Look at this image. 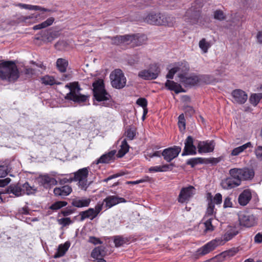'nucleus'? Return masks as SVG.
<instances>
[{"instance_id":"nucleus-1","label":"nucleus","mask_w":262,"mask_h":262,"mask_svg":"<svg viewBox=\"0 0 262 262\" xmlns=\"http://www.w3.org/2000/svg\"><path fill=\"white\" fill-rule=\"evenodd\" d=\"M93 95L95 100L100 102L101 106L110 107L113 105L111 95L104 88L103 80L99 79L93 83Z\"/></svg>"},{"instance_id":"nucleus-2","label":"nucleus","mask_w":262,"mask_h":262,"mask_svg":"<svg viewBox=\"0 0 262 262\" xmlns=\"http://www.w3.org/2000/svg\"><path fill=\"white\" fill-rule=\"evenodd\" d=\"M19 77V72L14 61H3L0 63V78L14 82Z\"/></svg>"},{"instance_id":"nucleus-3","label":"nucleus","mask_w":262,"mask_h":262,"mask_svg":"<svg viewBox=\"0 0 262 262\" xmlns=\"http://www.w3.org/2000/svg\"><path fill=\"white\" fill-rule=\"evenodd\" d=\"M174 17L161 13L151 12L149 13L145 18L144 21L151 25H163L171 27L175 22Z\"/></svg>"},{"instance_id":"nucleus-4","label":"nucleus","mask_w":262,"mask_h":262,"mask_svg":"<svg viewBox=\"0 0 262 262\" xmlns=\"http://www.w3.org/2000/svg\"><path fill=\"white\" fill-rule=\"evenodd\" d=\"M66 88H69L70 90V92L65 96L66 99L72 100L79 104L85 102L88 99V95L80 93L81 88L77 82L67 84Z\"/></svg>"},{"instance_id":"nucleus-5","label":"nucleus","mask_w":262,"mask_h":262,"mask_svg":"<svg viewBox=\"0 0 262 262\" xmlns=\"http://www.w3.org/2000/svg\"><path fill=\"white\" fill-rule=\"evenodd\" d=\"M36 191V188L34 186H30L28 182H26L22 185L19 184H11L7 189L8 193H13L17 196L22 195L24 194L28 195L34 194Z\"/></svg>"},{"instance_id":"nucleus-6","label":"nucleus","mask_w":262,"mask_h":262,"mask_svg":"<svg viewBox=\"0 0 262 262\" xmlns=\"http://www.w3.org/2000/svg\"><path fill=\"white\" fill-rule=\"evenodd\" d=\"M229 174L234 178L239 179V184L243 180H249L252 179L254 176L253 169L249 168H232L229 170Z\"/></svg>"},{"instance_id":"nucleus-7","label":"nucleus","mask_w":262,"mask_h":262,"mask_svg":"<svg viewBox=\"0 0 262 262\" xmlns=\"http://www.w3.org/2000/svg\"><path fill=\"white\" fill-rule=\"evenodd\" d=\"M110 78L113 87L116 89H122L126 84V78L120 69H116L112 72L110 75Z\"/></svg>"},{"instance_id":"nucleus-8","label":"nucleus","mask_w":262,"mask_h":262,"mask_svg":"<svg viewBox=\"0 0 262 262\" xmlns=\"http://www.w3.org/2000/svg\"><path fill=\"white\" fill-rule=\"evenodd\" d=\"M103 206V203L99 202L95 207V208H90L88 210L81 211L79 213L80 216V221H83L86 219H89L91 220H94L102 210Z\"/></svg>"},{"instance_id":"nucleus-9","label":"nucleus","mask_w":262,"mask_h":262,"mask_svg":"<svg viewBox=\"0 0 262 262\" xmlns=\"http://www.w3.org/2000/svg\"><path fill=\"white\" fill-rule=\"evenodd\" d=\"M240 225L246 227H250L256 224V217L248 211H241L238 214Z\"/></svg>"},{"instance_id":"nucleus-10","label":"nucleus","mask_w":262,"mask_h":262,"mask_svg":"<svg viewBox=\"0 0 262 262\" xmlns=\"http://www.w3.org/2000/svg\"><path fill=\"white\" fill-rule=\"evenodd\" d=\"M160 72L159 67L156 64H154L150 66L149 69L140 71L138 76L145 80L155 79L158 76Z\"/></svg>"},{"instance_id":"nucleus-11","label":"nucleus","mask_w":262,"mask_h":262,"mask_svg":"<svg viewBox=\"0 0 262 262\" xmlns=\"http://www.w3.org/2000/svg\"><path fill=\"white\" fill-rule=\"evenodd\" d=\"M89 174V169L87 167L81 168L74 173V178L76 181H78L79 186L82 189L85 190L89 184L87 178Z\"/></svg>"},{"instance_id":"nucleus-12","label":"nucleus","mask_w":262,"mask_h":262,"mask_svg":"<svg viewBox=\"0 0 262 262\" xmlns=\"http://www.w3.org/2000/svg\"><path fill=\"white\" fill-rule=\"evenodd\" d=\"M181 151V148L180 146H174L164 149L162 155L165 160L170 162L178 156Z\"/></svg>"},{"instance_id":"nucleus-13","label":"nucleus","mask_w":262,"mask_h":262,"mask_svg":"<svg viewBox=\"0 0 262 262\" xmlns=\"http://www.w3.org/2000/svg\"><path fill=\"white\" fill-rule=\"evenodd\" d=\"M180 78V81L185 86H192L199 84L201 80V77L199 75H191L189 77L185 76L183 74L179 75Z\"/></svg>"},{"instance_id":"nucleus-14","label":"nucleus","mask_w":262,"mask_h":262,"mask_svg":"<svg viewBox=\"0 0 262 262\" xmlns=\"http://www.w3.org/2000/svg\"><path fill=\"white\" fill-rule=\"evenodd\" d=\"M185 146L182 154V156L186 155H194L196 154V148L193 144V138L189 136L184 142Z\"/></svg>"},{"instance_id":"nucleus-15","label":"nucleus","mask_w":262,"mask_h":262,"mask_svg":"<svg viewBox=\"0 0 262 262\" xmlns=\"http://www.w3.org/2000/svg\"><path fill=\"white\" fill-rule=\"evenodd\" d=\"M200 16V12L199 10L191 7L188 9L184 16L185 20L191 25L196 24Z\"/></svg>"},{"instance_id":"nucleus-16","label":"nucleus","mask_w":262,"mask_h":262,"mask_svg":"<svg viewBox=\"0 0 262 262\" xmlns=\"http://www.w3.org/2000/svg\"><path fill=\"white\" fill-rule=\"evenodd\" d=\"M195 193V188L192 186L183 188L179 195L178 201L184 203L191 198Z\"/></svg>"},{"instance_id":"nucleus-17","label":"nucleus","mask_w":262,"mask_h":262,"mask_svg":"<svg viewBox=\"0 0 262 262\" xmlns=\"http://www.w3.org/2000/svg\"><path fill=\"white\" fill-rule=\"evenodd\" d=\"M215 143L213 141H199L197 147L200 154L212 152L214 149Z\"/></svg>"},{"instance_id":"nucleus-18","label":"nucleus","mask_w":262,"mask_h":262,"mask_svg":"<svg viewBox=\"0 0 262 262\" xmlns=\"http://www.w3.org/2000/svg\"><path fill=\"white\" fill-rule=\"evenodd\" d=\"M222 245V240L220 239H215L208 243L202 248H201L199 252L202 255H205L208 253L210 251L214 250L217 246Z\"/></svg>"},{"instance_id":"nucleus-19","label":"nucleus","mask_w":262,"mask_h":262,"mask_svg":"<svg viewBox=\"0 0 262 262\" xmlns=\"http://www.w3.org/2000/svg\"><path fill=\"white\" fill-rule=\"evenodd\" d=\"M240 185L239 179L234 178L230 175L228 177L222 181L221 185L225 189H231Z\"/></svg>"},{"instance_id":"nucleus-20","label":"nucleus","mask_w":262,"mask_h":262,"mask_svg":"<svg viewBox=\"0 0 262 262\" xmlns=\"http://www.w3.org/2000/svg\"><path fill=\"white\" fill-rule=\"evenodd\" d=\"M232 95L234 101L239 104L245 103L248 99V95L246 92L239 89L234 90Z\"/></svg>"},{"instance_id":"nucleus-21","label":"nucleus","mask_w":262,"mask_h":262,"mask_svg":"<svg viewBox=\"0 0 262 262\" xmlns=\"http://www.w3.org/2000/svg\"><path fill=\"white\" fill-rule=\"evenodd\" d=\"M120 202H126V200L123 198H120L115 195H110L104 199L102 203H105L106 207L110 208Z\"/></svg>"},{"instance_id":"nucleus-22","label":"nucleus","mask_w":262,"mask_h":262,"mask_svg":"<svg viewBox=\"0 0 262 262\" xmlns=\"http://www.w3.org/2000/svg\"><path fill=\"white\" fill-rule=\"evenodd\" d=\"M252 198V193L250 189H245L239 195L238 198V203L241 206L247 205Z\"/></svg>"},{"instance_id":"nucleus-23","label":"nucleus","mask_w":262,"mask_h":262,"mask_svg":"<svg viewBox=\"0 0 262 262\" xmlns=\"http://www.w3.org/2000/svg\"><path fill=\"white\" fill-rule=\"evenodd\" d=\"M72 191V189L69 185H64L60 187H56L54 189V193L57 196L64 198L69 195Z\"/></svg>"},{"instance_id":"nucleus-24","label":"nucleus","mask_w":262,"mask_h":262,"mask_svg":"<svg viewBox=\"0 0 262 262\" xmlns=\"http://www.w3.org/2000/svg\"><path fill=\"white\" fill-rule=\"evenodd\" d=\"M116 150H112L102 155L99 159L96 161V164L108 163L113 161L115 159Z\"/></svg>"},{"instance_id":"nucleus-25","label":"nucleus","mask_w":262,"mask_h":262,"mask_svg":"<svg viewBox=\"0 0 262 262\" xmlns=\"http://www.w3.org/2000/svg\"><path fill=\"white\" fill-rule=\"evenodd\" d=\"M39 183L45 188H48L51 186L55 185L57 183V181L53 177H51L48 175H44L39 177Z\"/></svg>"},{"instance_id":"nucleus-26","label":"nucleus","mask_w":262,"mask_h":262,"mask_svg":"<svg viewBox=\"0 0 262 262\" xmlns=\"http://www.w3.org/2000/svg\"><path fill=\"white\" fill-rule=\"evenodd\" d=\"M237 233L238 231L236 230V228L231 226L228 227L221 239L222 240V245L225 242L231 239L234 236L237 235Z\"/></svg>"},{"instance_id":"nucleus-27","label":"nucleus","mask_w":262,"mask_h":262,"mask_svg":"<svg viewBox=\"0 0 262 262\" xmlns=\"http://www.w3.org/2000/svg\"><path fill=\"white\" fill-rule=\"evenodd\" d=\"M91 203V199L89 198H84L77 197L73 199L72 201V205L77 208H82L88 207Z\"/></svg>"},{"instance_id":"nucleus-28","label":"nucleus","mask_w":262,"mask_h":262,"mask_svg":"<svg viewBox=\"0 0 262 262\" xmlns=\"http://www.w3.org/2000/svg\"><path fill=\"white\" fill-rule=\"evenodd\" d=\"M165 85L168 90L174 91L176 94L185 92L180 84L173 81L167 80Z\"/></svg>"},{"instance_id":"nucleus-29","label":"nucleus","mask_w":262,"mask_h":262,"mask_svg":"<svg viewBox=\"0 0 262 262\" xmlns=\"http://www.w3.org/2000/svg\"><path fill=\"white\" fill-rule=\"evenodd\" d=\"M189 67L186 63H185L183 67H175L171 69L166 75V78L172 79L174 75L178 72H187L189 71Z\"/></svg>"},{"instance_id":"nucleus-30","label":"nucleus","mask_w":262,"mask_h":262,"mask_svg":"<svg viewBox=\"0 0 262 262\" xmlns=\"http://www.w3.org/2000/svg\"><path fill=\"white\" fill-rule=\"evenodd\" d=\"M204 220L205 221L204 223L205 226L204 232L207 233L213 231L214 230V226L213 224L214 222H216V220L213 217L207 218L206 216L204 217Z\"/></svg>"},{"instance_id":"nucleus-31","label":"nucleus","mask_w":262,"mask_h":262,"mask_svg":"<svg viewBox=\"0 0 262 262\" xmlns=\"http://www.w3.org/2000/svg\"><path fill=\"white\" fill-rule=\"evenodd\" d=\"M70 246V243L68 242L63 244H60L58 246L57 251L54 254V258H59L63 256L69 249Z\"/></svg>"},{"instance_id":"nucleus-32","label":"nucleus","mask_w":262,"mask_h":262,"mask_svg":"<svg viewBox=\"0 0 262 262\" xmlns=\"http://www.w3.org/2000/svg\"><path fill=\"white\" fill-rule=\"evenodd\" d=\"M252 145L250 142H247L242 146L234 148L231 153V156H236L239 155L248 147H252Z\"/></svg>"},{"instance_id":"nucleus-33","label":"nucleus","mask_w":262,"mask_h":262,"mask_svg":"<svg viewBox=\"0 0 262 262\" xmlns=\"http://www.w3.org/2000/svg\"><path fill=\"white\" fill-rule=\"evenodd\" d=\"M11 169L9 160L5 162L4 164L0 165V178L5 177L10 172Z\"/></svg>"},{"instance_id":"nucleus-34","label":"nucleus","mask_w":262,"mask_h":262,"mask_svg":"<svg viewBox=\"0 0 262 262\" xmlns=\"http://www.w3.org/2000/svg\"><path fill=\"white\" fill-rule=\"evenodd\" d=\"M129 148V146L127 144L126 139H124L121 142L120 149L118 150L117 156L118 158L123 157L128 151Z\"/></svg>"},{"instance_id":"nucleus-35","label":"nucleus","mask_w":262,"mask_h":262,"mask_svg":"<svg viewBox=\"0 0 262 262\" xmlns=\"http://www.w3.org/2000/svg\"><path fill=\"white\" fill-rule=\"evenodd\" d=\"M134 39L132 41V47L139 46L144 43L146 40V37L144 35H134Z\"/></svg>"},{"instance_id":"nucleus-36","label":"nucleus","mask_w":262,"mask_h":262,"mask_svg":"<svg viewBox=\"0 0 262 262\" xmlns=\"http://www.w3.org/2000/svg\"><path fill=\"white\" fill-rule=\"evenodd\" d=\"M68 66V62L67 60L63 58H58L56 61V67L58 70L61 73L66 72L67 68Z\"/></svg>"},{"instance_id":"nucleus-37","label":"nucleus","mask_w":262,"mask_h":262,"mask_svg":"<svg viewBox=\"0 0 262 262\" xmlns=\"http://www.w3.org/2000/svg\"><path fill=\"white\" fill-rule=\"evenodd\" d=\"M41 82L45 85H52L54 84L59 85L60 82H57L53 76L46 75L41 78Z\"/></svg>"},{"instance_id":"nucleus-38","label":"nucleus","mask_w":262,"mask_h":262,"mask_svg":"<svg viewBox=\"0 0 262 262\" xmlns=\"http://www.w3.org/2000/svg\"><path fill=\"white\" fill-rule=\"evenodd\" d=\"M104 254V248L102 246H98L93 250L91 253V256L97 259L99 258V256L102 257Z\"/></svg>"},{"instance_id":"nucleus-39","label":"nucleus","mask_w":262,"mask_h":262,"mask_svg":"<svg viewBox=\"0 0 262 262\" xmlns=\"http://www.w3.org/2000/svg\"><path fill=\"white\" fill-rule=\"evenodd\" d=\"M173 164H170V165H164L163 166H152L150 167L148 170L149 172H163V171H166L168 169H169Z\"/></svg>"},{"instance_id":"nucleus-40","label":"nucleus","mask_w":262,"mask_h":262,"mask_svg":"<svg viewBox=\"0 0 262 262\" xmlns=\"http://www.w3.org/2000/svg\"><path fill=\"white\" fill-rule=\"evenodd\" d=\"M54 21V18L53 17H50L42 23L34 26L33 27V29L36 30L45 28L49 26H51L53 23Z\"/></svg>"},{"instance_id":"nucleus-41","label":"nucleus","mask_w":262,"mask_h":262,"mask_svg":"<svg viewBox=\"0 0 262 262\" xmlns=\"http://www.w3.org/2000/svg\"><path fill=\"white\" fill-rule=\"evenodd\" d=\"M261 98L262 94H253L250 97L249 101L253 106H256L258 103Z\"/></svg>"},{"instance_id":"nucleus-42","label":"nucleus","mask_w":262,"mask_h":262,"mask_svg":"<svg viewBox=\"0 0 262 262\" xmlns=\"http://www.w3.org/2000/svg\"><path fill=\"white\" fill-rule=\"evenodd\" d=\"M187 164L190 165L191 167H194L199 164L204 163V159L202 158H194L189 159L187 161Z\"/></svg>"},{"instance_id":"nucleus-43","label":"nucleus","mask_w":262,"mask_h":262,"mask_svg":"<svg viewBox=\"0 0 262 262\" xmlns=\"http://www.w3.org/2000/svg\"><path fill=\"white\" fill-rule=\"evenodd\" d=\"M214 205L213 203L212 200H210L208 204V207L206 210V215L207 218L209 217H212V215L214 213Z\"/></svg>"},{"instance_id":"nucleus-44","label":"nucleus","mask_w":262,"mask_h":262,"mask_svg":"<svg viewBox=\"0 0 262 262\" xmlns=\"http://www.w3.org/2000/svg\"><path fill=\"white\" fill-rule=\"evenodd\" d=\"M67 204L66 201H57L53 204L49 208L53 210H57L62 207L66 206Z\"/></svg>"},{"instance_id":"nucleus-45","label":"nucleus","mask_w":262,"mask_h":262,"mask_svg":"<svg viewBox=\"0 0 262 262\" xmlns=\"http://www.w3.org/2000/svg\"><path fill=\"white\" fill-rule=\"evenodd\" d=\"M210 47V43L206 41L205 38L202 39L199 42V47L204 53H206L207 52L208 49Z\"/></svg>"},{"instance_id":"nucleus-46","label":"nucleus","mask_w":262,"mask_h":262,"mask_svg":"<svg viewBox=\"0 0 262 262\" xmlns=\"http://www.w3.org/2000/svg\"><path fill=\"white\" fill-rule=\"evenodd\" d=\"M122 43L123 45H132V41L134 40V35H125L121 36Z\"/></svg>"},{"instance_id":"nucleus-47","label":"nucleus","mask_w":262,"mask_h":262,"mask_svg":"<svg viewBox=\"0 0 262 262\" xmlns=\"http://www.w3.org/2000/svg\"><path fill=\"white\" fill-rule=\"evenodd\" d=\"M178 126L181 130L185 129L186 124L184 115L183 114H181L178 117Z\"/></svg>"},{"instance_id":"nucleus-48","label":"nucleus","mask_w":262,"mask_h":262,"mask_svg":"<svg viewBox=\"0 0 262 262\" xmlns=\"http://www.w3.org/2000/svg\"><path fill=\"white\" fill-rule=\"evenodd\" d=\"M214 18L215 19L222 21L226 19V15L223 11L221 10H217L214 12Z\"/></svg>"},{"instance_id":"nucleus-49","label":"nucleus","mask_w":262,"mask_h":262,"mask_svg":"<svg viewBox=\"0 0 262 262\" xmlns=\"http://www.w3.org/2000/svg\"><path fill=\"white\" fill-rule=\"evenodd\" d=\"M125 134L129 140H133L136 136V130L135 128L132 127L128 128Z\"/></svg>"},{"instance_id":"nucleus-50","label":"nucleus","mask_w":262,"mask_h":262,"mask_svg":"<svg viewBox=\"0 0 262 262\" xmlns=\"http://www.w3.org/2000/svg\"><path fill=\"white\" fill-rule=\"evenodd\" d=\"M114 242L116 247H120L125 243V240L124 238L120 236L114 237Z\"/></svg>"},{"instance_id":"nucleus-51","label":"nucleus","mask_w":262,"mask_h":262,"mask_svg":"<svg viewBox=\"0 0 262 262\" xmlns=\"http://www.w3.org/2000/svg\"><path fill=\"white\" fill-rule=\"evenodd\" d=\"M21 73L25 75L27 77L30 78L35 74V71L32 68L25 67Z\"/></svg>"},{"instance_id":"nucleus-52","label":"nucleus","mask_w":262,"mask_h":262,"mask_svg":"<svg viewBox=\"0 0 262 262\" xmlns=\"http://www.w3.org/2000/svg\"><path fill=\"white\" fill-rule=\"evenodd\" d=\"M112 40V44L115 45H120L122 44V37L121 35H117L115 37H107Z\"/></svg>"},{"instance_id":"nucleus-53","label":"nucleus","mask_w":262,"mask_h":262,"mask_svg":"<svg viewBox=\"0 0 262 262\" xmlns=\"http://www.w3.org/2000/svg\"><path fill=\"white\" fill-rule=\"evenodd\" d=\"M222 158L221 157L204 159V163L215 164L220 162Z\"/></svg>"},{"instance_id":"nucleus-54","label":"nucleus","mask_w":262,"mask_h":262,"mask_svg":"<svg viewBox=\"0 0 262 262\" xmlns=\"http://www.w3.org/2000/svg\"><path fill=\"white\" fill-rule=\"evenodd\" d=\"M255 154L256 158L262 161V146H258L255 148Z\"/></svg>"},{"instance_id":"nucleus-55","label":"nucleus","mask_w":262,"mask_h":262,"mask_svg":"<svg viewBox=\"0 0 262 262\" xmlns=\"http://www.w3.org/2000/svg\"><path fill=\"white\" fill-rule=\"evenodd\" d=\"M136 103L138 105L142 106L143 108L147 107V101L145 98H140L137 99Z\"/></svg>"},{"instance_id":"nucleus-56","label":"nucleus","mask_w":262,"mask_h":262,"mask_svg":"<svg viewBox=\"0 0 262 262\" xmlns=\"http://www.w3.org/2000/svg\"><path fill=\"white\" fill-rule=\"evenodd\" d=\"M213 204L215 203L216 204H220L222 202V195L218 193H216L214 198L213 200H212Z\"/></svg>"},{"instance_id":"nucleus-57","label":"nucleus","mask_w":262,"mask_h":262,"mask_svg":"<svg viewBox=\"0 0 262 262\" xmlns=\"http://www.w3.org/2000/svg\"><path fill=\"white\" fill-rule=\"evenodd\" d=\"M60 224L63 226H68L71 224L72 222L69 217L62 218L60 220Z\"/></svg>"},{"instance_id":"nucleus-58","label":"nucleus","mask_w":262,"mask_h":262,"mask_svg":"<svg viewBox=\"0 0 262 262\" xmlns=\"http://www.w3.org/2000/svg\"><path fill=\"white\" fill-rule=\"evenodd\" d=\"M232 206V203L231 202V199L228 196L225 198L224 202V208H227V207H231Z\"/></svg>"},{"instance_id":"nucleus-59","label":"nucleus","mask_w":262,"mask_h":262,"mask_svg":"<svg viewBox=\"0 0 262 262\" xmlns=\"http://www.w3.org/2000/svg\"><path fill=\"white\" fill-rule=\"evenodd\" d=\"M89 242L94 245L101 244L102 243V242L99 238L94 236H90Z\"/></svg>"},{"instance_id":"nucleus-60","label":"nucleus","mask_w":262,"mask_h":262,"mask_svg":"<svg viewBox=\"0 0 262 262\" xmlns=\"http://www.w3.org/2000/svg\"><path fill=\"white\" fill-rule=\"evenodd\" d=\"M30 10H35V11L39 10V11H45V12L50 11L46 8H42L39 6H34V5H31Z\"/></svg>"},{"instance_id":"nucleus-61","label":"nucleus","mask_w":262,"mask_h":262,"mask_svg":"<svg viewBox=\"0 0 262 262\" xmlns=\"http://www.w3.org/2000/svg\"><path fill=\"white\" fill-rule=\"evenodd\" d=\"M11 179L10 178H6L4 179H0V187H5L10 182Z\"/></svg>"},{"instance_id":"nucleus-62","label":"nucleus","mask_w":262,"mask_h":262,"mask_svg":"<svg viewBox=\"0 0 262 262\" xmlns=\"http://www.w3.org/2000/svg\"><path fill=\"white\" fill-rule=\"evenodd\" d=\"M254 241L257 243H262V233H258L254 237Z\"/></svg>"},{"instance_id":"nucleus-63","label":"nucleus","mask_w":262,"mask_h":262,"mask_svg":"<svg viewBox=\"0 0 262 262\" xmlns=\"http://www.w3.org/2000/svg\"><path fill=\"white\" fill-rule=\"evenodd\" d=\"M139 61V58L137 56H134L132 59L129 61L130 64H134L137 63Z\"/></svg>"},{"instance_id":"nucleus-64","label":"nucleus","mask_w":262,"mask_h":262,"mask_svg":"<svg viewBox=\"0 0 262 262\" xmlns=\"http://www.w3.org/2000/svg\"><path fill=\"white\" fill-rule=\"evenodd\" d=\"M256 38L257 39V41L259 43H262V31H259L258 32L257 36H256Z\"/></svg>"}]
</instances>
